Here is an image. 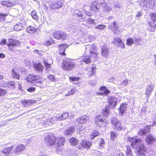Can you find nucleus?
<instances>
[{
  "instance_id": "nucleus-1",
  "label": "nucleus",
  "mask_w": 156,
  "mask_h": 156,
  "mask_svg": "<svg viewBox=\"0 0 156 156\" xmlns=\"http://www.w3.org/2000/svg\"><path fill=\"white\" fill-rule=\"evenodd\" d=\"M96 47L93 45L87 44L86 46L85 54L88 56H84L80 59V64H83V62L86 64H89L91 63V59L93 61L97 60L98 54L96 52L92 51H95Z\"/></svg>"
},
{
  "instance_id": "nucleus-2",
  "label": "nucleus",
  "mask_w": 156,
  "mask_h": 156,
  "mask_svg": "<svg viewBox=\"0 0 156 156\" xmlns=\"http://www.w3.org/2000/svg\"><path fill=\"white\" fill-rule=\"evenodd\" d=\"M131 146L137 151V156H145L147 148L144 146L143 140L140 139H133Z\"/></svg>"
},
{
  "instance_id": "nucleus-3",
  "label": "nucleus",
  "mask_w": 156,
  "mask_h": 156,
  "mask_svg": "<svg viewBox=\"0 0 156 156\" xmlns=\"http://www.w3.org/2000/svg\"><path fill=\"white\" fill-rule=\"evenodd\" d=\"M28 82H30L34 85L38 86L39 84L43 82L42 78L39 75H35L34 74H30L26 78Z\"/></svg>"
},
{
  "instance_id": "nucleus-4",
  "label": "nucleus",
  "mask_w": 156,
  "mask_h": 156,
  "mask_svg": "<svg viewBox=\"0 0 156 156\" xmlns=\"http://www.w3.org/2000/svg\"><path fill=\"white\" fill-rule=\"evenodd\" d=\"M111 123L114 129L117 131H120L124 129V127L121 124L120 121L115 118H112Z\"/></svg>"
},
{
  "instance_id": "nucleus-5",
  "label": "nucleus",
  "mask_w": 156,
  "mask_h": 156,
  "mask_svg": "<svg viewBox=\"0 0 156 156\" xmlns=\"http://www.w3.org/2000/svg\"><path fill=\"white\" fill-rule=\"evenodd\" d=\"M75 65L74 63L70 59L63 60L62 68L63 69L69 71L72 70Z\"/></svg>"
},
{
  "instance_id": "nucleus-6",
  "label": "nucleus",
  "mask_w": 156,
  "mask_h": 156,
  "mask_svg": "<svg viewBox=\"0 0 156 156\" xmlns=\"http://www.w3.org/2000/svg\"><path fill=\"white\" fill-rule=\"evenodd\" d=\"M95 123L98 127L105 126L107 125L106 120L104 118L103 116L102 115H98L96 117Z\"/></svg>"
},
{
  "instance_id": "nucleus-7",
  "label": "nucleus",
  "mask_w": 156,
  "mask_h": 156,
  "mask_svg": "<svg viewBox=\"0 0 156 156\" xmlns=\"http://www.w3.org/2000/svg\"><path fill=\"white\" fill-rule=\"evenodd\" d=\"M104 0H98L97 1L94 2L90 7V11L95 13L98 12H99L98 5H102V4H104Z\"/></svg>"
},
{
  "instance_id": "nucleus-8",
  "label": "nucleus",
  "mask_w": 156,
  "mask_h": 156,
  "mask_svg": "<svg viewBox=\"0 0 156 156\" xmlns=\"http://www.w3.org/2000/svg\"><path fill=\"white\" fill-rule=\"evenodd\" d=\"M56 137L54 136L47 137L44 140L45 144L48 146L55 145Z\"/></svg>"
},
{
  "instance_id": "nucleus-9",
  "label": "nucleus",
  "mask_w": 156,
  "mask_h": 156,
  "mask_svg": "<svg viewBox=\"0 0 156 156\" xmlns=\"http://www.w3.org/2000/svg\"><path fill=\"white\" fill-rule=\"evenodd\" d=\"M109 49L106 45L102 46L101 49V54L102 56L105 58H107L109 54Z\"/></svg>"
},
{
  "instance_id": "nucleus-10",
  "label": "nucleus",
  "mask_w": 156,
  "mask_h": 156,
  "mask_svg": "<svg viewBox=\"0 0 156 156\" xmlns=\"http://www.w3.org/2000/svg\"><path fill=\"white\" fill-rule=\"evenodd\" d=\"M112 42L117 47L121 48H124L125 47L124 44L119 38L115 37L114 38Z\"/></svg>"
},
{
  "instance_id": "nucleus-11",
  "label": "nucleus",
  "mask_w": 156,
  "mask_h": 156,
  "mask_svg": "<svg viewBox=\"0 0 156 156\" xmlns=\"http://www.w3.org/2000/svg\"><path fill=\"white\" fill-rule=\"evenodd\" d=\"M62 3L60 1H58L54 3L51 2L49 5V8L51 10L58 9L62 7Z\"/></svg>"
},
{
  "instance_id": "nucleus-12",
  "label": "nucleus",
  "mask_w": 156,
  "mask_h": 156,
  "mask_svg": "<svg viewBox=\"0 0 156 156\" xmlns=\"http://www.w3.org/2000/svg\"><path fill=\"white\" fill-rule=\"evenodd\" d=\"M144 6L148 8H153L155 3L154 0H144Z\"/></svg>"
},
{
  "instance_id": "nucleus-13",
  "label": "nucleus",
  "mask_w": 156,
  "mask_h": 156,
  "mask_svg": "<svg viewBox=\"0 0 156 156\" xmlns=\"http://www.w3.org/2000/svg\"><path fill=\"white\" fill-rule=\"evenodd\" d=\"M13 147H15L14 146L12 145L10 147L5 148L2 150L1 152L4 155H5L6 156H8L10 153L14 152L13 149Z\"/></svg>"
},
{
  "instance_id": "nucleus-14",
  "label": "nucleus",
  "mask_w": 156,
  "mask_h": 156,
  "mask_svg": "<svg viewBox=\"0 0 156 156\" xmlns=\"http://www.w3.org/2000/svg\"><path fill=\"white\" fill-rule=\"evenodd\" d=\"M23 20H21L20 22L15 25L14 27V29L15 30L18 31L21 30L24 26L26 25V23H23Z\"/></svg>"
},
{
  "instance_id": "nucleus-15",
  "label": "nucleus",
  "mask_w": 156,
  "mask_h": 156,
  "mask_svg": "<svg viewBox=\"0 0 156 156\" xmlns=\"http://www.w3.org/2000/svg\"><path fill=\"white\" fill-rule=\"evenodd\" d=\"M67 45L65 44H62L58 46L59 50V53L62 55H65V51L66 48L68 47Z\"/></svg>"
},
{
  "instance_id": "nucleus-16",
  "label": "nucleus",
  "mask_w": 156,
  "mask_h": 156,
  "mask_svg": "<svg viewBox=\"0 0 156 156\" xmlns=\"http://www.w3.org/2000/svg\"><path fill=\"white\" fill-rule=\"evenodd\" d=\"M108 102L111 107H114L117 104V99L115 97H110L108 99Z\"/></svg>"
},
{
  "instance_id": "nucleus-17",
  "label": "nucleus",
  "mask_w": 156,
  "mask_h": 156,
  "mask_svg": "<svg viewBox=\"0 0 156 156\" xmlns=\"http://www.w3.org/2000/svg\"><path fill=\"white\" fill-rule=\"evenodd\" d=\"M89 120V117L86 115L83 116L76 119V122L79 124L86 123Z\"/></svg>"
},
{
  "instance_id": "nucleus-18",
  "label": "nucleus",
  "mask_w": 156,
  "mask_h": 156,
  "mask_svg": "<svg viewBox=\"0 0 156 156\" xmlns=\"http://www.w3.org/2000/svg\"><path fill=\"white\" fill-rule=\"evenodd\" d=\"M154 87V84L152 83H150L147 86L146 89V93L147 96L148 97H149V95L151 94V91L153 90Z\"/></svg>"
},
{
  "instance_id": "nucleus-19",
  "label": "nucleus",
  "mask_w": 156,
  "mask_h": 156,
  "mask_svg": "<svg viewBox=\"0 0 156 156\" xmlns=\"http://www.w3.org/2000/svg\"><path fill=\"white\" fill-rule=\"evenodd\" d=\"M22 104L25 107L30 106L35 103V101L31 100H26L22 101Z\"/></svg>"
},
{
  "instance_id": "nucleus-20",
  "label": "nucleus",
  "mask_w": 156,
  "mask_h": 156,
  "mask_svg": "<svg viewBox=\"0 0 156 156\" xmlns=\"http://www.w3.org/2000/svg\"><path fill=\"white\" fill-rule=\"evenodd\" d=\"M15 148V149H13V151L14 152L16 153L24 150L26 148V146L23 144H20L18 145Z\"/></svg>"
},
{
  "instance_id": "nucleus-21",
  "label": "nucleus",
  "mask_w": 156,
  "mask_h": 156,
  "mask_svg": "<svg viewBox=\"0 0 156 156\" xmlns=\"http://www.w3.org/2000/svg\"><path fill=\"white\" fill-rule=\"evenodd\" d=\"M65 139L63 138H56L55 146L56 147H60L64 144Z\"/></svg>"
},
{
  "instance_id": "nucleus-22",
  "label": "nucleus",
  "mask_w": 156,
  "mask_h": 156,
  "mask_svg": "<svg viewBox=\"0 0 156 156\" xmlns=\"http://www.w3.org/2000/svg\"><path fill=\"white\" fill-rule=\"evenodd\" d=\"M156 139L154 137V136L151 134L148 135L146 139L147 142L149 144H151L154 142Z\"/></svg>"
},
{
  "instance_id": "nucleus-23",
  "label": "nucleus",
  "mask_w": 156,
  "mask_h": 156,
  "mask_svg": "<svg viewBox=\"0 0 156 156\" xmlns=\"http://www.w3.org/2000/svg\"><path fill=\"white\" fill-rule=\"evenodd\" d=\"M150 129V126L147 125L144 129H141L139 132V135L142 136L145 134L149 131Z\"/></svg>"
},
{
  "instance_id": "nucleus-24",
  "label": "nucleus",
  "mask_w": 156,
  "mask_h": 156,
  "mask_svg": "<svg viewBox=\"0 0 156 156\" xmlns=\"http://www.w3.org/2000/svg\"><path fill=\"white\" fill-rule=\"evenodd\" d=\"M69 116V114L67 112L64 113L60 116L56 117V119L57 121H60L62 120H64L67 118Z\"/></svg>"
},
{
  "instance_id": "nucleus-25",
  "label": "nucleus",
  "mask_w": 156,
  "mask_h": 156,
  "mask_svg": "<svg viewBox=\"0 0 156 156\" xmlns=\"http://www.w3.org/2000/svg\"><path fill=\"white\" fill-rule=\"evenodd\" d=\"M81 144L83 147L87 149H89L92 145L91 142L86 140H83Z\"/></svg>"
},
{
  "instance_id": "nucleus-26",
  "label": "nucleus",
  "mask_w": 156,
  "mask_h": 156,
  "mask_svg": "<svg viewBox=\"0 0 156 156\" xmlns=\"http://www.w3.org/2000/svg\"><path fill=\"white\" fill-rule=\"evenodd\" d=\"M34 67L36 71L39 72H42L43 68V66H42V65L40 63L35 64L34 66Z\"/></svg>"
},
{
  "instance_id": "nucleus-27",
  "label": "nucleus",
  "mask_w": 156,
  "mask_h": 156,
  "mask_svg": "<svg viewBox=\"0 0 156 156\" xmlns=\"http://www.w3.org/2000/svg\"><path fill=\"white\" fill-rule=\"evenodd\" d=\"M12 76L13 78L17 79H19L20 77V75L17 71L13 69L12 70Z\"/></svg>"
},
{
  "instance_id": "nucleus-28",
  "label": "nucleus",
  "mask_w": 156,
  "mask_h": 156,
  "mask_svg": "<svg viewBox=\"0 0 156 156\" xmlns=\"http://www.w3.org/2000/svg\"><path fill=\"white\" fill-rule=\"evenodd\" d=\"M127 105V104H123L120 105L119 111L121 115L123 114L125 112L126 108Z\"/></svg>"
},
{
  "instance_id": "nucleus-29",
  "label": "nucleus",
  "mask_w": 156,
  "mask_h": 156,
  "mask_svg": "<svg viewBox=\"0 0 156 156\" xmlns=\"http://www.w3.org/2000/svg\"><path fill=\"white\" fill-rule=\"evenodd\" d=\"M70 144L73 146H76L78 143L77 139L75 137H72L70 139Z\"/></svg>"
},
{
  "instance_id": "nucleus-30",
  "label": "nucleus",
  "mask_w": 156,
  "mask_h": 156,
  "mask_svg": "<svg viewBox=\"0 0 156 156\" xmlns=\"http://www.w3.org/2000/svg\"><path fill=\"white\" fill-rule=\"evenodd\" d=\"M75 131V129L73 127H71L65 130V134L66 135H69Z\"/></svg>"
},
{
  "instance_id": "nucleus-31",
  "label": "nucleus",
  "mask_w": 156,
  "mask_h": 156,
  "mask_svg": "<svg viewBox=\"0 0 156 156\" xmlns=\"http://www.w3.org/2000/svg\"><path fill=\"white\" fill-rule=\"evenodd\" d=\"M37 30H38L39 29H36L35 30L34 28L31 26L28 27L27 29V32L30 34H33L35 32V31L37 32Z\"/></svg>"
},
{
  "instance_id": "nucleus-32",
  "label": "nucleus",
  "mask_w": 156,
  "mask_h": 156,
  "mask_svg": "<svg viewBox=\"0 0 156 156\" xmlns=\"http://www.w3.org/2000/svg\"><path fill=\"white\" fill-rule=\"evenodd\" d=\"M68 37V35L66 33L61 31L59 40H66Z\"/></svg>"
},
{
  "instance_id": "nucleus-33",
  "label": "nucleus",
  "mask_w": 156,
  "mask_h": 156,
  "mask_svg": "<svg viewBox=\"0 0 156 156\" xmlns=\"http://www.w3.org/2000/svg\"><path fill=\"white\" fill-rule=\"evenodd\" d=\"M96 68L95 67L89 68L87 69L88 71V74L89 76H93L94 75Z\"/></svg>"
},
{
  "instance_id": "nucleus-34",
  "label": "nucleus",
  "mask_w": 156,
  "mask_h": 156,
  "mask_svg": "<svg viewBox=\"0 0 156 156\" xmlns=\"http://www.w3.org/2000/svg\"><path fill=\"white\" fill-rule=\"evenodd\" d=\"M1 4L3 5L9 7L13 5V2L9 1H4L2 2Z\"/></svg>"
},
{
  "instance_id": "nucleus-35",
  "label": "nucleus",
  "mask_w": 156,
  "mask_h": 156,
  "mask_svg": "<svg viewBox=\"0 0 156 156\" xmlns=\"http://www.w3.org/2000/svg\"><path fill=\"white\" fill-rule=\"evenodd\" d=\"M126 156H133L132 151L131 148L129 146H127L126 147Z\"/></svg>"
},
{
  "instance_id": "nucleus-36",
  "label": "nucleus",
  "mask_w": 156,
  "mask_h": 156,
  "mask_svg": "<svg viewBox=\"0 0 156 156\" xmlns=\"http://www.w3.org/2000/svg\"><path fill=\"white\" fill-rule=\"evenodd\" d=\"M20 43L17 40H14L9 42V44L13 46H18L20 45Z\"/></svg>"
},
{
  "instance_id": "nucleus-37",
  "label": "nucleus",
  "mask_w": 156,
  "mask_h": 156,
  "mask_svg": "<svg viewBox=\"0 0 156 156\" xmlns=\"http://www.w3.org/2000/svg\"><path fill=\"white\" fill-rule=\"evenodd\" d=\"M102 6L103 11L104 12H107L112 10V8L105 4H103Z\"/></svg>"
},
{
  "instance_id": "nucleus-38",
  "label": "nucleus",
  "mask_w": 156,
  "mask_h": 156,
  "mask_svg": "<svg viewBox=\"0 0 156 156\" xmlns=\"http://www.w3.org/2000/svg\"><path fill=\"white\" fill-rule=\"evenodd\" d=\"M61 31H56L53 33V36L56 39L59 40Z\"/></svg>"
},
{
  "instance_id": "nucleus-39",
  "label": "nucleus",
  "mask_w": 156,
  "mask_h": 156,
  "mask_svg": "<svg viewBox=\"0 0 156 156\" xmlns=\"http://www.w3.org/2000/svg\"><path fill=\"white\" fill-rule=\"evenodd\" d=\"M134 41V44L136 45L140 44L142 41L141 37H136L134 38L133 39Z\"/></svg>"
},
{
  "instance_id": "nucleus-40",
  "label": "nucleus",
  "mask_w": 156,
  "mask_h": 156,
  "mask_svg": "<svg viewBox=\"0 0 156 156\" xmlns=\"http://www.w3.org/2000/svg\"><path fill=\"white\" fill-rule=\"evenodd\" d=\"M8 88L11 90H13L15 88V83L14 82H9L7 84Z\"/></svg>"
},
{
  "instance_id": "nucleus-41",
  "label": "nucleus",
  "mask_w": 156,
  "mask_h": 156,
  "mask_svg": "<svg viewBox=\"0 0 156 156\" xmlns=\"http://www.w3.org/2000/svg\"><path fill=\"white\" fill-rule=\"evenodd\" d=\"M100 89L101 90H103V92L102 93L103 95H106L110 92V91L105 87L102 86L101 87Z\"/></svg>"
},
{
  "instance_id": "nucleus-42",
  "label": "nucleus",
  "mask_w": 156,
  "mask_h": 156,
  "mask_svg": "<svg viewBox=\"0 0 156 156\" xmlns=\"http://www.w3.org/2000/svg\"><path fill=\"white\" fill-rule=\"evenodd\" d=\"M31 15L33 18L37 20H38V17L37 15V12L36 10L32 11Z\"/></svg>"
},
{
  "instance_id": "nucleus-43",
  "label": "nucleus",
  "mask_w": 156,
  "mask_h": 156,
  "mask_svg": "<svg viewBox=\"0 0 156 156\" xmlns=\"http://www.w3.org/2000/svg\"><path fill=\"white\" fill-rule=\"evenodd\" d=\"M86 22L87 23L91 25H95V20L91 19L89 17L86 20Z\"/></svg>"
},
{
  "instance_id": "nucleus-44",
  "label": "nucleus",
  "mask_w": 156,
  "mask_h": 156,
  "mask_svg": "<svg viewBox=\"0 0 156 156\" xmlns=\"http://www.w3.org/2000/svg\"><path fill=\"white\" fill-rule=\"evenodd\" d=\"M49 60L51 61L50 63H48V61H47L46 60H44V63L47 69H49L50 68L51 65L53 62L52 60L51 59H49Z\"/></svg>"
},
{
  "instance_id": "nucleus-45",
  "label": "nucleus",
  "mask_w": 156,
  "mask_h": 156,
  "mask_svg": "<svg viewBox=\"0 0 156 156\" xmlns=\"http://www.w3.org/2000/svg\"><path fill=\"white\" fill-rule=\"evenodd\" d=\"M99 134V133L97 130H94L93 133L90 135V138L92 140H93L94 138Z\"/></svg>"
},
{
  "instance_id": "nucleus-46",
  "label": "nucleus",
  "mask_w": 156,
  "mask_h": 156,
  "mask_svg": "<svg viewBox=\"0 0 156 156\" xmlns=\"http://www.w3.org/2000/svg\"><path fill=\"white\" fill-rule=\"evenodd\" d=\"M118 133L115 132H111V139L113 140L116 139L118 136Z\"/></svg>"
},
{
  "instance_id": "nucleus-47",
  "label": "nucleus",
  "mask_w": 156,
  "mask_h": 156,
  "mask_svg": "<svg viewBox=\"0 0 156 156\" xmlns=\"http://www.w3.org/2000/svg\"><path fill=\"white\" fill-rule=\"evenodd\" d=\"M151 19L154 23L156 21V13H151L149 15Z\"/></svg>"
},
{
  "instance_id": "nucleus-48",
  "label": "nucleus",
  "mask_w": 156,
  "mask_h": 156,
  "mask_svg": "<svg viewBox=\"0 0 156 156\" xmlns=\"http://www.w3.org/2000/svg\"><path fill=\"white\" fill-rule=\"evenodd\" d=\"M76 91V89L73 88L69 90L68 92V93L65 95V96H66L73 95L75 93Z\"/></svg>"
},
{
  "instance_id": "nucleus-49",
  "label": "nucleus",
  "mask_w": 156,
  "mask_h": 156,
  "mask_svg": "<svg viewBox=\"0 0 156 156\" xmlns=\"http://www.w3.org/2000/svg\"><path fill=\"white\" fill-rule=\"evenodd\" d=\"M7 15L3 13H0V22L4 21L5 19V17Z\"/></svg>"
},
{
  "instance_id": "nucleus-50",
  "label": "nucleus",
  "mask_w": 156,
  "mask_h": 156,
  "mask_svg": "<svg viewBox=\"0 0 156 156\" xmlns=\"http://www.w3.org/2000/svg\"><path fill=\"white\" fill-rule=\"evenodd\" d=\"M134 40L132 38H129L127 39L126 41V44L129 46H131L132 44L134 43Z\"/></svg>"
},
{
  "instance_id": "nucleus-51",
  "label": "nucleus",
  "mask_w": 156,
  "mask_h": 156,
  "mask_svg": "<svg viewBox=\"0 0 156 156\" xmlns=\"http://www.w3.org/2000/svg\"><path fill=\"white\" fill-rule=\"evenodd\" d=\"M99 145L101 149L104 147V145L105 144L104 140L103 139H101L99 141Z\"/></svg>"
},
{
  "instance_id": "nucleus-52",
  "label": "nucleus",
  "mask_w": 156,
  "mask_h": 156,
  "mask_svg": "<svg viewBox=\"0 0 156 156\" xmlns=\"http://www.w3.org/2000/svg\"><path fill=\"white\" fill-rule=\"evenodd\" d=\"M149 24L150 27L149 28V30L151 31H154L155 30L154 25H152L151 22H149Z\"/></svg>"
},
{
  "instance_id": "nucleus-53",
  "label": "nucleus",
  "mask_w": 156,
  "mask_h": 156,
  "mask_svg": "<svg viewBox=\"0 0 156 156\" xmlns=\"http://www.w3.org/2000/svg\"><path fill=\"white\" fill-rule=\"evenodd\" d=\"M103 114L105 116H107L110 113V110L108 108H106L102 111Z\"/></svg>"
},
{
  "instance_id": "nucleus-54",
  "label": "nucleus",
  "mask_w": 156,
  "mask_h": 156,
  "mask_svg": "<svg viewBox=\"0 0 156 156\" xmlns=\"http://www.w3.org/2000/svg\"><path fill=\"white\" fill-rule=\"evenodd\" d=\"M6 90L0 88V97H3L6 94Z\"/></svg>"
},
{
  "instance_id": "nucleus-55",
  "label": "nucleus",
  "mask_w": 156,
  "mask_h": 156,
  "mask_svg": "<svg viewBox=\"0 0 156 156\" xmlns=\"http://www.w3.org/2000/svg\"><path fill=\"white\" fill-rule=\"evenodd\" d=\"M80 78L79 77L76 76H70L69 77V79L72 81H76L78 80Z\"/></svg>"
},
{
  "instance_id": "nucleus-56",
  "label": "nucleus",
  "mask_w": 156,
  "mask_h": 156,
  "mask_svg": "<svg viewBox=\"0 0 156 156\" xmlns=\"http://www.w3.org/2000/svg\"><path fill=\"white\" fill-rule=\"evenodd\" d=\"M129 83L128 80H123L120 83V84L122 85H126Z\"/></svg>"
},
{
  "instance_id": "nucleus-57",
  "label": "nucleus",
  "mask_w": 156,
  "mask_h": 156,
  "mask_svg": "<svg viewBox=\"0 0 156 156\" xmlns=\"http://www.w3.org/2000/svg\"><path fill=\"white\" fill-rule=\"evenodd\" d=\"M105 26L103 25H99L97 26L96 27L98 29L102 30L105 28Z\"/></svg>"
},
{
  "instance_id": "nucleus-58",
  "label": "nucleus",
  "mask_w": 156,
  "mask_h": 156,
  "mask_svg": "<svg viewBox=\"0 0 156 156\" xmlns=\"http://www.w3.org/2000/svg\"><path fill=\"white\" fill-rule=\"evenodd\" d=\"M35 90V88L33 87H30L29 88L27 89V90L30 92H34Z\"/></svg>"
},
{
  "instance_id": "nucleus-59",
  "label": "nucleus",
  "mask_w": 156,
  "mask_h": 156,
  "mask_svg": "<svg viewBox=\"0 0 156 156\" xmlns=\"http://www.w3.org/2000/svg\"><path fill=\"white\" fill-rule=\"evenodd\" d=\"M48 78L50 80L52 81L54 80L55 79L54 76L53 75H48Z\"/></svg>"
},
{
  "instance_id": "nucleus-60",
  "label": "nucleus",
  "mask_w": 156,
  "mask_h": 156,
  "mask_svg": "<svg viewBox=\"0 0 156 156\" xmlns=\"http://www.w3.org/2000/svg\"><path fill=\"white\" fill-rule=\"evenodd\" d=\"M8 47L9 49L10 50V51H14L15 48L13 46L11 45H10L9 44H8Z\"/></svg>"
},
{
  "instance_id": "nucleus-61",
  "label": "nucleus",
  "mask_w": 156,
  "mask_h": 156,
  "mask_svg": "<svg viewBox=\"0 0 156 156\" xmlns=\"http://www.w3.org/2000/svg\"><path fill=\"white\" fill-rule=\"evenodd\" d=\"M54 41H53V42H51L50 41H47L45 43V45L46 46H48L51 44L54 43Z\"/></svg>"
},
{
  "instance_id": "nucleus-62",
  "label": "nucleus",
  "mask_w": 156,
  "mask_h": 156,
  "mask_svg": "<svg viewBox=\"0 0 156 156\" xmlns=\"http://www.w3.org/2000/svg\"><path fill=\"white\" fill-rule=\"evenodd\" d=\"M6 43V40L5 39H3L2 42H0V45H1L2 46L4 45Z\"/></svg>"
},
{
  "instance_id": "nucleus-63",
  "label": "nucleus",
  "mask_w": 156,
  "mask_h": 156,
  "mask_svg": "<svg viewBox=\"0 0 156 156\" xmlns=\"http://www.w3.org/2000/svg\"><path fill=\"white\" fill-rule=\"evenodd\" d=\"M85 14L89 16H90L91 15H92V14L90 12H89L88 11H85Z\"/></svg>"
},
{
  "instance_id": "nucleus-64",
  "label": "nucleus",
  "mask_w": 156,
  "mask_h": 156,
  "mask_svg": "<svg viewBox=\"0 0 156 156\" xmlns=\"http://www.w3.org/2000/svg\"><path fill=\"white\" fill-rule=\"evenodd\" d=\"M5 57V55L2 53H0V58H4Z\"/></svg>"
}]
</instances>
